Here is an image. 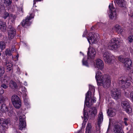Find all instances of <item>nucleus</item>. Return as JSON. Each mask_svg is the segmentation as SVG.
Here are the masks:
<instances>
[{
    "label": "nucleus",
    "instance_id": "1",
    "mask_svg": "<svg viewBox=\"0 0 133 133\" xmlns=\"http://www.w3.org/2000/svg\"><path fill=\"white\" fill-rule=\"evenodd\" d=\"M95 78L97 85H102L105 88H108L111 84V79L109 75L106 74L102 75L100 71L96 73Z\"/></svg>",
    "mask_w": 133,
    "mask_h": 133
},
{
    "label": "nucleus",
    "instance_id": "2",
    "mask_svg": "<svg viewBox=\"0 0 133 133\" xmlns=\"http://www.w3.org/2000/svg\"><path fill=\"white\" fill-rule=\"evenodd\" d=\"M98 120V126L96 127V131H93L92 129L91 124L88 123L86 128L85 133H100L101 125L103 120V114L102 112H99Z\"/></svg>",
    "mask_w": 133,
    "mask_h": 133
},
{
    "label": "nucleus",
    "instance_id": "3",
    "mask_svg": "<svg viewBox=\"0 0 133 133\" xmlns=\"http://www.w3.org/2000/svg\"><path fill=\"white\" fill-rule=\"evenodd\" d=\"M119 46V41L115 38L111 39L108 44V48L111 50H116Z\"/></svg>",
    "mask_w": 133,
    "mask_h": 133
},
{
    "label": "nucleus",
    "instance_id": "4",
    "mask_svg": "<svg viewBox=\"0 0 133 133\" xmlns=\"http://www.w3.org/2000/svg\"><path fill=\"white\" fill-rule=\"evenodd\" d=\"M118 82L123 89H126L131 84L130 81L127 79H125L123 77L119 78Z\"/></svg>",
    "mask_w": 133,
    "mask_h": 133
},
{
    "label": "nucleus",
    "instance_id": "5",
    "mask_svg": "<svg viewBox=\"0 0 133 133\" xmlns=\"http://www.w3.org/2000/svg\"><path fill=\"white\" fill-rule=\"evenodd\" d=\"M9 123V121L7 119L0 118V124L1 125L0 126V133H4L6 130Z\"/></svg>",
    "mask_w": 133,
    "mask_h": 133
},
{
    "label": "nucleus",
    "instance_id": "6",
    "mask_svg": "<svg viewBox=\"0 0 133 133\" xmlns=\"http://www.w3.org/2000/svg\"><path fill=\"white\" fill-rule=\"evenodd\" d=\"M99 35L97 34L90 32L88 35V40L89 43H96L98 41Z\"/></svg>",
    "mask_w": 133,
    "mask_h": 133
},
{
    "label": "nucleus",
    "instance_id": "7",
    "mask_svg": "<svg viewBox=\"0 0 133 133\" xmlns=\"http://www.w3.org/2000/svg\"><path fill=\"white\" fill-rule=\"evenodd\" d=\"M11 101L14 107L17 109L19 108L21 104V102L19 97L16 95L12 96Z\"/></svg>",
    "mask_w": 133,
    "mask_h": 133
},
{
    "label": "nucleus",
    "instance_id": "8",
    "mask_svg": "<svg viewBox=\"0 0 133 133\" xmlns=\"http://www.w3.org/2000/svg\"><path fill=\"white\" fill-rule=\"evenodd\" d=\"M34 14H31L29 16H28L25 19H23L21 22V24L24 27H26V26H29L31 24V22L30 20L34 17Z\"/></svg>",
    "mask_w": 133,
    "mask_h": 133
},
{
    "label": "nucleus",
    "instance_id": "9",
    "mask_svg": "<svg viewBox=\"0 0 133 133\" xmlns=\"http://www.w3.org/2000/svg\"><path fill=\"white\" fill-rule=\"evenodd\" d=\"M129 102V101L128 100L125 99L122 101L121 104L122 106L125 109L126 112L128 114L132 112V109L130 107Z\"/></svg>",
    "mask_w": 133,
    "mask_h": 133
},
{
    "label": "nucleus",
    "instance_id": "10",
    "mask_svg": "<svg viewBox=\"0 0 133 133\" xmlns=\"http://www.w3.org/2000/svg\"><path fill=\"white\" fill-rule=\"evenodd\" d=\"M109 8L111 13L109 15L110 18L113 20H115L117 17V14L115 8L113 6V4H110L109 5Z\"/></svg>",
    "mask_w": 133,
    "mask_h": 133
},
{
    "label": "nucleus",
    "instance_id": "11",
    "mask_svg": "<svg viewBox=\"0 0 133 133\" xmlns=\"http://www.w3.org/2000/svg\"><path fill=\"white\" fill-rule=\"evenodd\" d=\"M110 94L112 97L116 99H119L121 96V92L118 89H113L111 90Z\"/></svg>",
    "mask_w": 133,
    "mask_h": 133
},
{
    "label": "nucleus",
    "instance_id": "12",
    "mask_svg": "<svg viewBox=\"0 0 133 133\" xmlns=\"http://www.w3.org/2000/svg\"><path fill=\"white\" fill-rule=\"evenodd\" d=\"M25 117V116L24 115L19 117V128L21 130H22L24 128H25L26 126Z\"/></svg>",
    "mask_w": 133,
    "mask_h": 133
},
{
    "label": "nucleus",
    "instance_id": "13",
    "mask_svg": "<svg viewBox=\"0 0 133 133\" xmlns=\"http://www.w3.org/2000/svg\"><path fill=\"white\" fill-rule=\"evenodd\" d=\"M103 59L105 62L110 63L112 60V55L110 53L106 51L103 53Z\"/></svg>",
    "mask_w": 133,
    "mask_h": 133
},
{
    "label": "nucleus",
    "instance_id": "14",
    "mask_svg": "<svg viewBox=\"0 0 133 133\" xmlns=\"http://www.w3.org/2000/svg\"><path fill=\"white\" fill-rule=\"evenodd\" d=\"M96 51L95 49L91 47H89L88 49L87 53L88 57V59L94 58L95 56Z\"/></svg>",
    "mask_w": 133,
    "mask_h": 133
},
{
    "label": "nucleus",
    "instance_id": "15",
    "mask_svg": "<svg viewBox=\"0 0 133 133\" xmlns=\"http://www.w3.org/2000/svg\"><path fill=\"white\" fill-rule=\"evenodd\" d=\"M8 31V38L10 39H13L16 35V31L15 28L12 26L9 27Z\"/></svg>",
    "mask_w": 133,
    "mask_h": 133
},
{
    "label": "nucleus",
    "instance_id": "16",
    "mask_svg": "<svg viewBox=\"0 0 133 133\" xmlns=\"http://www.w3.org/2000/svg\"><path fill=\"white\" fill-rule=\"evenodd\" d=\"M114 131L115 133H124L122 124L120 123L115 124Z\"/></svg>",
    "mask_w": 133,
    "mask_h": 133
},
{
    "label": "nucleus",
    "instance_id": "17",
    "mask_svg": "<svg viewBox=\"0 0 133 133\" xmlns=\"http://www.w3.org/2000/svg\"><path fill=\"white\" fill-rule=\"evenodd\" d=\"M96 62L95 66L101 70H102L104 67V63L103 61L99 59H97Z\"/></svg>",
    "mask_w": 133,
    "mask_h": 133
},
{
    "label": "nucleus",
    "instance_id": "18",
    "mask_svg": "<svg viewBox=\"0 0 133 133\" xmlns=\"http://www.w3.org/2000/svg\"><path fill=\"white\" fill-rule=\"evenodd\" d=\"M90 91H88L86 94L85 100V104L88 107H90L91 106V104L89 103V100H90V98L89 97V96L90 94H91Z\"/></svg>",
    "mask_w": 133,
    "mask_h": 133
},
{
    "label": "nucleus",
    "instance_id": "19",
    "mask_svg": "<svg viewBox=\"0 0 133 133\" xmlns=\"http://www.w3.org/2000/svg\"><path fill=\"white\" fill-rule=\"evenodd\" d=\"M4 65L6 66L7 72H10L12 74L13 72V66L12 64L9 62H5Z\"/></svg>",
    "mask_w": 133,
    "mask_h": 133
},
{
    "label": "nucleus",
    "instance_id": "20",
    "mask_svg": "<svg viewBox=\"0 0 133 133\" xmlns=\"http://www.w3.org/2000/svg\"><path fill=\"white\" fill-rule=\"evenodd\" d=\"M114 2L116 5L119 6H123L126 4L124 0H115Z\"/></svg>",
    "mask_w": 133,
    "mask_h": 133
},
{
    "label": "nucleus",
    "instance_id": "21",
    "mask_svg": "<svg viewBox=\"0 0 133 133\" xmlns=\"http://www.w3.org/2000/svg\"><path fill=\"white\" fill-rule=\"evenodd\" d=\"M131 63V61L129 58H126L124 63L126 67L127 68H129L132 66Z\"/></svg>",
    "mask_w": 133,
    "mask_h": 133
},
{
    "label": "nucleus",
    "instance_id": "22",
    "mask_svg": "<svg viewBox=\"0 0 133 133\" xmlns=\"http://www.w3.org/2000/svg\"><path fill=\"white\" fill-rule=\"evenodd\" d=\"M6 22L0 21V29L3 32H4L6 29Z\"/></svg>",
    "mask_w": 133,
    "mask_h": 133
},
{
    "label": "nucleus",
    "instance_id": "23",
    "mask_svg": "<svg viewBox=\"0 0 133 133\" xmlns=\"http://www.w3.org/2000/svg\"><path fill=\"white\" fill-rule=\"evenodd\" d=\"M115 110L112 109L111 108L108 110L107 113L109 116L111 117H113L115 115Z\"/></svg>",
    "mask_w": 133,
    "mask_h": 133
},
{
    "label": "nucleus",
    "instance_id": "24",
    "mask_svg": "<svg viewBox=\"0 0 133 133\" xmlns=\"http://www.w3.org/2000/svg\"><path fill=\"white\" fill-rule=\"evenodd\" d=\"M8 108L4 104H2L1 106V111L2 112H5L8 111Z\"/></svg>",
    "mask_w": 133,
    "mask_h": 133
},
{
    "label": "nucleus",
    "instance_id": "25",
    "mask_svg": "<svg viewBox=\"0 0 133 133\" xmlns=\"http://www.w3.org/2000/svg\"><path fill=\"white\" fill-rule=\"evenodd\" d=\"M9 86L12 89H17V88L16 83L12 80L10 81Z\"/></svg>",
    "mask_w": 133,
    "mask_h": 133
},
{
    "label": "nucleus",
    "instance_id": "26",
    "mask_svg": "<svg viewBox=\"0 0 133 133\" xmlns=\"http://www.w3.org/2000/svg\"><path fill=\"white\" fill-rule=\"evenodd\" d=\"M116 31L118 34H121L123 31V30L119 25H116L115 26Z\"/></svg>",
    "mask_w": 133,
    "mask_h": 133
},
{
    "label": "nucleus",
    "instance_id": "27",
    "mask_svg": "<svg viewBox=\"0 0 133 133\" xmlns=\"http://www.w3.org/2000/svg\"><path fill=\"white\" fill-rule=\"evenodd\" d=\"M97 113L96 108V107H93L92 108L91 111V113L92 117H94L96 114Z\"/></svg>",
    "mask_w": 133,
    "mask_h": 133
},
{
    "label": "nucleus",
    "instance_id": "28",
    "mask_svg": "<svg viewBox=\"0 0 133 133\" xmlns=\"http://www.w3.org/2000/svg\"><path fill=\"white\" fill-rule=\"evenodd\" d=\"M16 18V16L15 15L11 14L10 15L9 18L11 20L12 23H14Z\"/></svg>",
    "mask_w": 133,
    "mask_h": 133
},
{
    "label": "nucleus",
    "instance_id": "29",
    "mask_svg": "<svg viewBox=\"0 0 133 133\" xmlns=\"http://www.w3.org/2000/svg\"><path fill=\"white\" fill-rule=\"evenodd\" d=\"M6 44L5 42L3 41L0 42V47L2 50H3L5 48Z\"/></svg>",
    "mask_w": 133,
    "mask_h": 133
},
{
    "label": "nucleus",
    "instance_id": "30",
    "mask_svg": "<svg viewBox=\"0 0 133 133\" xmlns=\"http://www.w3.org/2000/svg\"><path fill=\"white\" fill-rule=\"evenodd\" d=\"M127 39L129 43H132L133 41V35H130L128 37Z\"/></svg>",
    "mask_w": 133,
    "mask_h": 133
},
{
    "label": "nucleus",
    "instance_id": "31",
    "mask_svg": "<svg viewBox=\"0 0 133 133\" xmlns=\"http://www.w3.org/2000/svg\"><path fill=\"white\" fill-rule=\"evenodd\" d=\"M5 72L4 68L3 66H0V77L2 76Z\"/></svg>",
    "mask_w": 133,
    "mask_h": 133
},
{
    "label": "nucleus",
    "instance_id": "32",
    "mask_svg": "<svg viewBox=\"0 0 133 133\" xmlns=\"http://www.w3.org/2000/svg\"><path fill=\"white\" fill-rule=\"evenodd\" d=\"M10 15L9 14L8 12H4L3 16V18L4 19H5L8 17H9L10 18Z\"/></svg>",
    "mask_w": 133,
    "mask_h": 133
},
{
    "label": "nucleus",
    "instance_id": "33",
    "mask_svg": "<svg viewBox=\"0 0 133 133\" xmlns=\"http://www.w3.org/2000/svg\"><path fill=\"white\" fill-rule=\"evenodd\" d=\"M89 90L90 91L91 93L92 92L94 93L95 92L94 87L92 85H89Z\"/></svg>",
    "mask_w": 133,
    "mask_h": 133
},
{
    "label": "nucleus",
    "instance_id": "34",
    "mask_svg": "<svg viewBox=\"0 0 133 133\" xmlns=\"http://www.w3.org/2000/svg\"><path fill=\"white\" fill-rule=\"evenodd\" d=\"M5 53L6 55L11 56V51L9 49H7L6 50Z\"/></svg>",
    "mask_w": 133,
    "mask_h": 133
},
{
    "label": "nucleus",
    "instance_id": "35",
    "mask_svg": "<svg viewBox=\"0 0 133 133\" xmlns=\"http://www.w3.org/2000/svg\"><path fill=\"white\" fill-rule=\"evenodd\" d=\"M129 121V119L126 117H125L123 119V123L125 125L127 126L128 125V121Z\"/></svg>",
    "mask_w": 133,
    "mask_h": 133
},
{
    "label": "nucleus",
    "instance_id": "36",
    "mask_svg": "<svg viewBox=\"0 0 133 133\" xmlns=\"http://www.w3.org/2000/svg\"><path fill=\"white\" fill-rule=\"evenodd\" d=\"M119 60L121 62L124 63L125 61V58L124 59L122 56H120L118 57Z\"/></svg>",
    "mask_w": 133,
    "mask_h": 133
},
{
    "label": "nucleus",
    "instance_id": "37",
    "mask_svg": "<svg viewBox=\"0 0 133 133\" xmlns=\"http://www.w3.org/2000/svg\"><path fill=\"white\" fill-rule=\"evenodd\" d=\"M129 77H130V79H132L131 82L133 84V70L132 71L129 75Z\"/></svg>",
    "mask_w": 133,
    "mask_h": 133
},
{
    "label": "nucleus",
    "instance_id": "38",
    "mask_svg": "<svg viewBox=\"0 0 133 133\" xmlns=\"http://www.w3.org/2000/svg\"><path fill=\"white\" fill-rule=\"evenodd\" d=\"M5 99L4 97L2 96H0V103L1 104H4Z\"/></svg>",
    "mask_w": 133,
    "mask_h": 133
},
{
    "label": "nucleus",
    "instance_id": "39",
    "mask_svg": "<svg viewBox=\"0 0 133 133\" xmlns=\"http://www.w3.org/2000/svg\"><path fill=\"white\" fill-rule=\"evenodd\" d=\"M18 9L19 11H21L22 13L23 12V5L22 4H21L19 7L18 8Z\"/></svg>",
    "mask_w": 133,
    "mask_h": 133
},
{
    "label": "nucleus",
    "instance_id": "40",
    "mask_svg": "<svg viewBox=\"0 0 133 133\" xmlns=\"http://www.w3.org/2000/svg\"><path fill=\"white\" fill-rule=\"evenodd\" d=\"M3 82H2V84L1 85V86L4 89H6L8 88V86L7 84H5L4 83H3Z\"/></svg>",
    "mask_w": 133,
    "mask_h": 133
},
{
    "label": "nucleus",
    "instance_id": "41",
    "mask_svg": "<svg viewBox=\"0 0 133 133\" xmlns=\"http://www.w3.org/2000/svg\"><path fill=\"white\" fill-rule=\"evenodd\" d=\"M5 1L8 6L10 5L12 3V0H5Z\"/></svg>",
    "mask_w": 133,
    "mask_h": 133
},
{
    "label": "nucleus",
    "instance_id": "42",
    "mask_svg": "<svg viewBox=\"0 0 133 133\" xmlns=\"http://www.w3.org/2000/svg\"><path fill=\"white\" fill-rule=\"evenodd\" d=\"M8 111V115L10 116H12L14 113L12 109L10 110H9V111Z\"/></svg>",
    "mask_w": 133,
    "mask_h": 133
},
{
    "label": "nucleus",
    "instance_id": "43",
    "mask_svg": "<svg viewBox=\"0 0 133 133\" xmlns=\"http://www.w3.org/2000/svg\"><path fill=\"white\" fill-rule=\"evenodd\" d=\"M82 63L83 65H85L87 66H88V63L87 62V61H84V59H83Z\"/></svg>",
    "mask_w": 133,
    "mask_h": 133
},
{
    "label": "nucleus",
    "instance_id": "44",
    "mask_svg": "<svg viewBox=\"0 0 133 133\" xmlns=\"http://www.w3.org/2000/svg\"><path fill=\"white\" fill-rule=\"evenodd\" d=\"M96 100L95 99V97H93V98L92 99H91V102H90V103L89 102V103L91 104V105H92V103H95L96 102Z\"/></svg>",
    "mask_w": 133,
    "mask_h": 133
},
{
    "label": "nucleus",
    "instance_id": "45",
    "mask_svg": "<svg viewBox=\"0 0 133 133\" xmlns=\"http://www.w3.org/2000/svg\"><path fill=\"white\" fill-rule=\"evenodd\" d=\"M120 7L123 8V12H126L127 11V8L125 6V5L123 6H120Z\"/></svg>",
    "mask_w": 133,
    "mask_h": 133
},
{
    "label": "nucleus",
    "instance_id": "46",
    "mask_svg": "<svg viewBox=\"0 0 133 133\" xmlns=\"http://www.w3.org/2000/svg\"><path fill=\"white\" fill-rule=\"evenodd\" d=\"M130 97L132 101L133 102V91H132L131 92Z\"/></svg>",
    "mask_w": 133,
    "mask_h": 133
},
{
    "label": "nucleus",
    "instance_id": "47",
    "mask_svg": "<svg viewBox=\"0 0 133 133\" xmlns=\"http://www.w3.org/2000/svg\"><path fill=\"white\" fill-rule=\"evenodd\" d=\"M87 30H86L84 31L83 34V35L82 36L83 37H85L86 36V35L87 34Z\"/></svg>",
    "mask_w": 133,
    "mask_h": 133
},
{
    "label": "nucleus",
    "instance_id": "48",
    "mask_svg": "<svg viewBox=\"0 0 133 133\" xmlns=\"http://www.w3.org/2000/svg\"><path fill=\"white\" fill-rule=\"evenodd\" d=\"M4 92V90L1 87H0V94H2Z\"/></svg>",
    "mask_w": 133,
    "mask_h": 133
},
{
    "label": "nucleus",
    "instance_id": "49",
    "mask_svg": "<svg viewBox=\"0 0 133 133\" xmlns=\"http://www.w3.org/2000/svg\"><path fill=\"white\" fill-rule=\"evenodd\" d=\"M125 95L127 97H129V93L127 92H125Z\"/></svg>",
    "mask_w": 133,
    "mask_h": 133
},
{
    "label": "nucleus",
    "instance_id": "50",
    "mask_svg": "<svg viewBox=\"0 0 133 133\" xmlns=\"http://www.w3.org/2000/svg\"><path fill=\"white\" fill-rule=\"evenodd\" d=\"M43 0H34V5L36 3V2H37L38 1H41Z\"/></svg>",
    "mask_w": 133,
    "mask_h": 133
},
{
    "label": "nucleus",
    "instance_id": "51",
    "mask_svg": "<svg viewBox=\"0 0 133 133\" xmlns=\"http://www.w3.org/2000/svg\"><path fill=\"white\" fill-rule=\"evenodd\" d=\"M15 49L14 48V47L12 46L11 49V51H15Z\"/></svg>",
    "mask_w": 133,
    "mask_h": 133
},
{
    "label": "nucleus",
    "instance_id": "52",
    "mask_svg": "<svg viewBox=\"0 0 133 133\" xmlns=\"http://www.w3.org/2000/svg\"><path fill=\"white\" fill-rule=\"evenodd\" d=\"M81 130H79L78 131L77 133H81Z\"/></svg>",
    "mask_w": 133,
    "mask_h": 133
},
{
    "label": "nucleus",
    "instance_id": "53",
    "mask_svg": "<svg viewBox=\"0 0 133 133\" xmlns=\"http://www.w3.org/2000/svg\"><path fill=\"white\" fill-rule=\"evenodd\" d=\"M131 16L132 18H133V12L132 14L131 15Z\"/></svg>",
    "mask_w": 133,
    "mask_h": 133
},
{
    "label": "nucleus",
    "instance_id": "54",
    "mask_svg": "<svg viewBox=\"0 0 133 133\" xmlns=\"http://www.w3.org/2000/svg\"><path fill=\"white\" fill-rule=\"evenodd\" d=\"M113 104V105L114 104V103L113 102H112V103L110 102V104Z\"/></svg>",
    "mask_w": 133,
    "mask_h": 133
},
{
    "label": "nucleus",
    "instance_id": "55",
    "mask_svg": "<svg viewBox=\"0 0 133 133\" xmlns=\"http://www.w3.org/2000/svg\"><path fill=\"white\" fill-rule=\"evenodd\" d=\"M18 1V0H15V1Z\"/></svg>",
    "mask_w": 133,
    "mask_h": 133
},
{
    "label": "nucleus",
    "instance_id": "56",
    "mask_svg": "<svg viewBox=\"0 0 133 133\" xmlns=\"http://www.w3.org/2000/svg\"><path fill=\"white\" fill-rule=\"evenodd\" d=\"M85 113L84 112V116H85Z\"/></svg>",
    "mask_w": 133,
    "mask_h": 133
},
{
    "label": "nucleus",
    "instance_id": "57",
    "mask_svg": "<svg viewBox=\"0 0 133 133\" xmlns=\"http://www.w3.org/2000/svg\"><path fill=\"white\" fill-rule=\"evenodd\" d=\"M85 113L84 112V116H85Z\"/></svg>",
    "mask_w": 133,
    "mask_h": 133
},
{
    "label": "nucleus",
    "instance_id": "58",
    "mask_svg": "<svg viewBox=\"0 0 133 133\" xmlns=\"http://www.w3.org/2000/svg\"><path fill=\"white\" fill-rule=\"evenodd\" d=\"M1 54L0 52V56H1Z\"/></svg>",
    "mask_w": 133,
    "mask_h": 133
},
{
    "label": "nucleus",
    "instance_id": "59",
    "mask_svg": "<svg viewBox=\"0 0 133 133\" xmlns=\"http://www.w3.org/2000/svg\"><path fill=\"white\" fill-rule=\"evenodd\" d=\"M6 82H8V81L7 80H6Z\"/></svg>",
    "mask_w": 133,
    "mask_h": 133
},
{
    "label": "nucleus",
    "instance_id": "60",
    "mask_svg": "<svg viewBox=\"0 0 133 133\" xmlns=\"http://www.w3.org/2000/svg\"><path fill=\"white\" fill-rule=\"evenodd\" d=\"M36 10L37 11H38V10L36 9Z\"/></svg>",
    "mask_w": 133,
    "mask_h": 133
}]
</instances>
